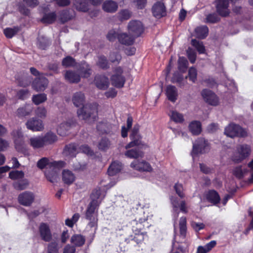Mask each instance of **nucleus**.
Returning a JSON list of instances; mask_svg holds the SVG:
<instances>
[{"label": "nucleus", "instance_id": "338daca9", "mask_svg": "<svg viewBox=\"0 0 253 253\" xmlns=\"http://www.w3.org/2000/svg\"><path fill=\"white\" fill-rule=\"evenodd\" d=\"M49 160L48 158L44 157L41 159L37 163V167L40 169H43L49 164Z\"/></svg>", "mask_w": 253, "mask_h": 253}, {"label": "nucleus", "instance_id": "2f4dec72", "mask_svg": "<svg viewBox=\"0 0 253 253\" xmlns=\"http://www.w3.org/2000/svg\"><path fill=\"white\" fill-rule=\"evenodd\" d=\"M189 128L193 135H198L202 131L201 124L199 121H193L189 124Z\"/></svg>", "mask_w": 253, "mask_h": 253}, {"label": "nucleus", "instance_id": "bb28decb", "mask_svg": "<svg viewBox=\"0 0 253 253\" xmlns=\"http://www.w3.org/2000/svg\"><path fill=\"white\" fill-rule=\"evenodd\" d=\"M209 29L206 26H201L195 29V36L199 39H205L208 34Z\"/></svg>", "mask_w": 253, "mask_h": 253}, {"label": "nucleus", "instance_id": "f8f14e48", "mask_svg": "<svg viewBox=\"0 0 253 253\" xmlns=\"http://www.w3.org/2000/svg\"><path fill=\"white\" fill-rule=\"evenodd\" d=\"M40 236L45 242H49L51 240L52 236L49 225L45 223H41L39 226Z\"/></svg>", "mask_w": 253, "mask_h": 253}, {"label": "nucleus", "instance_id": "e2e57ef3", "mask_svg": "<svg viewBox=\"0 0 253 253\" xmlns=\"http://www.w3.org/2000/svg\"><path fill=\"white\" fill-rule=\"evenodd\" d=\"M110 146V142L107 138H102L99 142L98 144V148L101 150H105Z\"/></svg>", "mask_w": 253, "mask_h": 253}, {"label": "nucleus", "instance_id": "774afa93", "mask_svg": "<svg viewBox=\"0 0 253 253\" xmlns=\"http://www.w3.org/2000/svg\"><path fill=\"white\" fill-rule=\"evenodd\" d=\"M188 57L192 63H194L196 60V55L195 52L191 48H189L187 50Z\"/></svg>", "mask_w": 253, "mask_h": 253}, {"label": "nucleus", "instance_id": "e433bc0d", "mask_svg": "<svg viewBox=\"0 0 253 253\" xmlns=\"http://www.w3.org/2000/svg\"><path fill=\"white\" fill-rule=\"evenodd\" d=\"M20 30L18 27L7 28L3 30V33L6 38H11L16 35Z\"/></svg>", "mask_w": 253, "mask_h": 253}, {"label": "nucleus", "instance_id": "09e8293b", "mask_svg": "<svg viewBox=\"0 0 253 253\" xmlns=\"http://www.w3.org/2000/svg\"><path fill=\"white\" fill-rule=\"evenodd\" d=\"M178 69L179 70L184 71L187 68L188 62L186 58L180 57L178 61Z\"/></svg>", "mask_w": 253, "mask_h": 253}, {"label": "nucleus", "instance_id": "6e6552de", "mask_svg": "<svg viewBox=\"0 0 253 253\" xmlns=\"http://www.w3.org/2000/svg\"><path fill=\"white\" fill-rule=\"evenodd\" d=\"M77 125L75 119H71L61 123L57 128V132L61 136H65L68 134L70 129Z\"/></svg>", "mask_w": 253, "mask_h": 253}, {"label": "nucleus", "instance_id": "ddd939ff", "mask_svg": "<svg viewBox=\"0 0 253 253\" xmlns=\"http://www.w3.org/2000/svg\"><path fill=\"white\" fill-rule=\"evenodd\" d=\"M35 196L33 193L25 191L21 193L18 196L19 203L24 206H30L33 202Z\"/></svg>", "mask_w": 253, "mask_h": 253}, {"label": "nucleus", "instance_id": "603ef678", "mask_svg": "<svg viewBox=\"0 0 253 253\" xmlns=\"http://www.w3.org/2000/svg\"><path fill=\"white\" fill-rule=\"evenodd\" d=\"M32 79L31 77H23L21 79L17 80V82L20 86L25 87L31 84Z\"/></svg>", "mask_w": 253, "mask_h": 253}, {"label": "nucleus", "instance_id": "a19ab883", "mask_svg": "<svg viewBox=\"0 0 253 253\" xmlns=\"http://www.w3.org/2000/svg\"><path fill=\"white\" fill-rule=\"evenodd\" d=\"M179 228L180 235L183 238L185 237L186 232V219L185 217H181L179 220Z\"/></svg>", "mask_w": 253, "mask_h": 253}, {"label": "nucleus", "instance_id": "6ab92c4d", "mask_svg": "<svg viewBox=\"0 0 253 253\" xmlns=\"http://www.w3.org/2000/svg\"><path fill=\"white\" fill-rule=\"evenodd\" d=\"M94 83L96 86L101 89H106L109 86L108 79L104 76H96Z\"/></svg>", "mask_w": 253, "mask_h": 253}, {"label": "nucleus", "instance_id": "72a5a7b5", "mask_svg": "<svg viewBox=\"0 0 253 253\" xmlns=\"http://www.w3.org/2000/svg\"><path fill=\"white\" fill-rule=\"evenodd\" d=\"M125 155L129 158L137 159L139 157H142L143 154L141 151L137 149H132L126 151Z\"/></svg>", "mask_w": 253, "mask_h": 253}, {"label": "nucleus", "instance_id": "473e14b6", "mask_svg": "<svg viewBox=\"0 0 253 253\" xmlns=\"http://www.w3.org/2000/svg\"><path fill=\"white\" fill-rule=\"evenodd\" d=\"M85 238L81 235H75L72 237L71 242L75 246H82L85 242Z\"/></svg>", "mask_w": 253, "mask_h": 253}, {"label": "nucleus", "instance_id": "4468645a", "mask_svg": "<svg viewBox=\"0 0 253 253\" xmlns=\"http://www.w3.org/2000/svg\"><path fill=\"white\" fill-rule=\"evenodd\" d=\"M48 83L47 79L43 77L35 79L32 84L33 88L37 91H43L47 87Z\"/></svg>", "mask_w": 253, "mask_h": 253}, {"label": "nucleus", "instance_id": "412c9836", "mask_svg": "<svg viewBox=\"0 0 253 253\" xmlns=\"http://www.w3.org/2000/svg\"><path fill=\"white\" fill-rule=\"evenodd\" d=\"M166 95L169 101L175 102L178 96L177 88L171 85H168L166 88Z\"/></svg>", "mask_w": 253, "mask_h": 253}, {"label": "nucleus", "instance_id": "a878e982", "mask_svg": "<svg viewBox=\"0 0 253 253\" xmlns=\"http://www.w3.org/2000/svg\"><path fill=\"white\" fill-rule=\"evenodd\" d=\"M122 169V163L115 161L113 162L108 169V174L110 176H113L119 172Z\"/></svg>", "mask_w": 253, "mask_h": 253}, {"label": "nucleus", "instance_id": "0eeeda50", "mask_svg": "<svg viewBox=\"0 0 253 253\" xmlns=\"http://www.w3.org/2000/svg\"><path fill=\"white\" fill-rule=\"evenodd\" d=\"M128 30L133 36L137 37L143 32L144 26L142 23L138 20L130 21L127 26Z\"/></svg>", "mask_w": 253, "mask_h": 253}, {"label": "nucleus", "instance_id": "2eb2a0df", "mask_svg": "<svg viewBox=\"0 0 253 253\" xmlns=\"http://www.w3.org/2000/svg\"><path fill=\"white\" fill-rule=\"evenodd\" d=\"M44 146L50 145L58 140L56 134L51 131H49L43 135H41Z\"/></svg>", "mask_w": 253, "mask_h": 253}, {"label": "nucleus", "instance_id": "37998d69", "mask_svg": "<svg viewBox=\"0 0 253 253\" xmlns=\"http://www.w3.org/2000/svg\"><path fill=\"white\" fill-rule=\"evenodd\" d=\"M56 19V14L54 12H51L45 14L42 19V21L44 23L50 24L53 22Z\"/></svg>", "mask_w": 253, "mask_h": 253}, {"label": "nucleus", "instance_id": "7ed1b4c3", "mask_svg": "<svg viewBox=\"0 0 253 253\" xmlns=\"http://www.w3.org/2000/svg\"><path fill=\"white\" fill-rule=\"evenodd\" d=\"M101 190L100 189L94 190L91 195V201L89 203L86 211V218L96 217L97 214L95 212L96 209L99 206L101 203L102 198L101 197Z\"/></svg>", "mask_w": 253, "mask_h": 253}, {"label": "nucleus", "instance_id": "c9c22d12", "mask_svg": "<svg viewBox=\"0 0 253 253\" xmlns=\"http://www.w3.org/2000/svg\"><path fill=\"white\" fill-rule=\"evenodd\" d=\"M248 170L242 166H238L235 168L233 171V173L238 178H243Z\"/></svg>", "mask_w": 253, "mask_h": 253}, {"label": "nucleus", "instance_id": "423d86ee", "mask_svg": "<svg viewBox=\"0 0 253 253\" xmlns=\"http://www.w3.org/2000/svg\"><path fill=\"white\" fill-rule=\"evenodd\" d=\"M209 149L208 141L203 138H199L193 144V150L191 152L192 156L199 153L207 152Z\"/></svg>", "mask_w": 253, "mask_h": 253}, {"label": "nucleus", "instance_id": "cd10ccee", "mask_svg": "<svg viewBox=\"0 0 253 253\" xmlns=\"http://www.w3.org/2000/svg\"><path fill=\"white\" fill-rule=\"evenodd\" d=\"M64 153L67 156L74 157L79 153V148L75 144H70L65 147Z\"/></svg>", "mask_w": 253, "mask_h": 253}, {"label": "nucleus", "instance_id": "0e129e2a", "mask_svg": "<svg viewBox=\"0 0 253 253\" xmlns=\"http://www.w3.org/2000/svg\"><path fill=\"white\" fill-rule=\"evenodd\" d=\"M139 129V126L138 125H135L133 126V127L131 130V133L129 136L130 138H137L139 139H140L141 137L138 133Z\"/></svg>", "mask_w": 253, "mask_h": 253}, {"label": "nucleus", "instance_id": "ea45409f", "mask_svg": "<svg viewBox=\"0 0 253 253\" xmlns=\"http://www.w3.org/2000/svg\"><path fill=\"white\" fill-rule=\"evenodd\" d=\"M132 122V118L131 116H128L126 121L127 128L125 126H123L122 127L121 134L123 137H126L127 136L128 129L131 127Z\"/></svg>", "mask_w": 253, "mask_h": 253}, {"label": "nucleus", "instance_id": "f257e3e1", "mask_svg": "<svg viewBox=\"0 0 253 253\" xmlns=\"http://www.w3.org/2000/svg\"><path fill=\"white\" fill-rule=\"evenodd\" d=\"M72 102L77 107L83 106L78 110V117L82 120H86L89 118L95 119L97 113V106L95 104H86L84 105L85 96L84 93L81 91L75 92L72 97Z\"/></svg>", "mask_w": 253, "mask_h": 253}, {"label": "nucleus", "instance_id": "5fc2aeb1", "mask_svg": "<svg viewBox=\"0 0 253 253\" xmlns=\"http://www.w3.org/2000/svg\"><path fill=\"white\" fill-rule=\"evenodd\" d=\"M120 33L114 29L111 30L107 35V38L109 41L114 42L117 38L118 39V37Z\"/></svg>", "mask_w": 253, "mask_h": 253}, {"label": "nucleus", "instance_id": "864d4df0", "mask_svg": "<svg viewBox=\"0 0 253 253\" xmlns=\"http://www.w3.org/2000/svg\"><path fill=\"white\" fill-rule=\"evenodd\" d=\"M47 179L50 182L53 183L56 181L57 179V174L53 170L46 171L45 173Z\"/></svg>", "mask_w": 253, "mask_h": 253}, {"label": "nucleus", "instance_id": "c03bdc74", "mask_svg": "<svg viewBox=\"0 0 253 253\" xmlns=\"http://www.w3.org/2000/svg\"><path fill=\"white\" fill-rule=\"evenodd\" d=\"M47 253H59L58 244L57 242H51L48 244L47 247Z\"/></svg>", "mask_w": 253, "mask_h": 253}, {"label": "nucleus", "instance_id": "a18cd8bd", "mask_svg": "<svg viewBox=\"0 0 253 253\" xmlns=\"http://www.w3.org/2000/svg\"><path fill=\"white\" fill-rule=\"evenodd\" d=\"M29 184L27 180L24 179L20 181L15 182L13 183L14 188L18 190H22L26 189Z\"/></svg>", "mask_w": 253, "mask_h": 253}, {"label": "nucleus", "instance_id": "393cba45", "mask_svg": "<svg viewBox=\"0 0 253 253\" xmlns=\"http://www.w3.org/2000/svg\"><path fill=\"white\" fill-rule=\"evenodd\" d=\"M118 8L117 3L111 0L105 1L102 6V8L105 11L110 13L116 12Z\"/></svg>", "mask_w": 253, "mask_h": 253}, {"label": "nucleus", "instance_id": "680f3d73", "mask_svg": "<svg viewBox=\"0 0 253 253\" xmlns=\"http://www.w3.org/2000/svg\"><path fill=\"white\" fill-rule=\"evenodd\" d=\"M118 17L121 21L127 20L130 17V14L129 11L124 10L118 13Z\"/></svg>", "mask_w": 253, "mask_h": 253}, {"label": "nucleus", "instance_id": "8fccbe9b", "mask_svg": "<svg viewBox=\"0 0 253 253\" xmlns=\"http://www.w3.org/2000/svg\"><path fill=\"white\" fill-rule=\"evenodd\" d=\"M35 114L38 118L44 119L46 117L47 110L44 107H38L35 110Z\"/></svg>", "mask_w": 253, "mask_h": 253}, {"label": "nucleus", "instance_id": "de8ad7c7", "mask_svg": "<svg viewBox=\"0 0 253 253\" xmlns=\"http://www.w3.org/2000/svg\"><path fill=\"white\" fill-rule=\"evenodd\" d=\"M24 173L20 170H14L10 171L9 173V177L12 179H19L23 178Z\"/></svg>", "mask_w": 253, "mask_h": 253}, {"label": "nucleus", "instance_id": "69168bd1", "mask_svg": "<svg viewBox=\"0 0 253 253\" xmlns=\"http://www.w3.org/2000/svg\"><path fill=\"white\" fill-rule=\"evenodd\" d=\"M131 140V141L129 142L128 144H127L125 148L126 149L130 148L131 147H134L135 146H138L140 144L141 141L140 139H139L138 138H130Z\"/></svg>", "mask_w": 253, "mask_h": 253}, {"label": "nucleus", "instance_id": "4c0bfd02", "mask_svg": "<svg viewBox=\"0 0 253 253\" xmlns=\"http://www.w3.org/2000/svg\"><path fill=\"white\" fill-rule=\"evenodd\" d=\"M47 99L46 95L45 93H41L34 95L32 97V101L36 105L41 104Z\"/></svg>", "mask_w": 253, "mask_h": 253}, {"label": "nucleus", "instance_id": "1a4fd4ad", "mask_svg": "<svg viewBox=\"0 0 253 253\" xmlns=\"http://www.w3.org/2000/svg\"><path fill=\"white\" fill-rule=\"evenodd\" d=\"M26 126L28 129L33 131H41L44 129L42 121L35 117L29 119L26 123Z\"/></svg>", "mask_w": 253, "mask_h": 253}, {"label": "nucleus", "instance_id": "dca6fc26", "mask_svg": "<svg viewBox=\"0 0 253 253\" xmlns=\"http://www.w3.org/2000/svg\"><path fill=\"white\" fill-rule=\"evenodd\" d=\"M33 107L31 104H26L18 108L16 111V115L19 118H24L31 114Z\"/></svg>", "mask_w": 253, "mask_h": 253}, {"label": "nucleus", "instance_id": "3c124183", "mask_svg": "<svg viewBox=\"0 0 253 253\" xmlns=\"http://www.w3.org/2000/svg\"><path fill=\"white\" fill-rule=\"evenodd\" d=\"M75 64V59L70 56L65 57L62 62V65L65 67L73 66Z\"/></svg>", "mask_w": 253, "mask_h": 253}, {"label": "nucleus", "instance_id": "4d7b16f0", "mask_svg": "<svg viewBox=\"0 0 253 253\" xmlns=\"http://www.w3.org/2000/svg\"><path fill=\"white\" fill-rule=\"evenodd\" d=\"M97 65L102 69H107L109 67L108 61L104 56L98 57Z\"/></svg>", "mask_w": 253, "mask_h": 253}, {"label": "nucleus", "instance_id": "49530a36", "mask_svg": "<svg viewBox=\"0 0 253 253\" xmlns=\"http://www.w3.org/2000/svg\"><path fill=\"white\" fill-rule=\"evenodd\" d=\"M191 44L197 49L199 53L201 54L205 52V49L202 42L193 39L191 41Z\"/></svg>", "mask_w": 253, "mask_h": 253}, {"label": "nucleus", "instance_id": "5701e85b", "mask_svg": "<svg viewBox=\"0 0 253 253\" xmlns=\"http://www.w3.org/2000/svg\"><path fill=\"white\" fill-rule=\"evenodd\" d=\"M65 79L70 83H78L80 81V76L75 71H67L64 75Z\"/></svg>", "mask_w": 253, "mask_h": 253}, {"label": "nucleus", "instance_id": "c756f323", "mask_svg": "<svg viewBox=\"0 0 253 253\" xmlns=\"http://www.w3.org/2000/svg\"><path fill=\"white\" fill-rule=\"evenodd\" d=\"M75 179V177L73 172L69 170H64L62 172V180L63 182L67 184H71Z\"/></svg>", "mask_w": 253, "mask_h": 253}, {"label": "nucleus", "instance_id": "13d9d810", "mask_svg": "<svg viewBox=\"0 0 253 253\" xmlns=\"http://www.w3.org/2000/svg\"><path fill=\"white\" fill-rule=\"evenodd\" d=\"M109 59L112 63H119L122 59L121 54L118 52H112L109 56Z\"/></svg>", "mask_w": 253, "mask_h": 253}, {"label": "nucleus", "instance_id": "20e7f679", "mask_svg": "<svg viewBox=\"0 0 253 253\" xmlns=\"http://www.w3.org/2000/svg\"><path fill=\"white\" fill-rule=\"evenodd\" d=\"M224 134L230 137H245L247 135L246 130L234 123L229 124L224 129Z\"/></svg>", "mask_w": 253, "mask_h": 253}, {"label": "nucleus", "instance_id": "f704fd0d", "mask_svg": "<svg viewBox=\"0 0 253 253\" xmlns=\"http://www.w3.org/2000/svg\"><path fill=\"white\" fill-rule=\"evenodd\" d=\"M74 5L76 9L79 11L86 12L88 9L85 0H75Z\"/></svg>", "mask_w": 253, "mask_h": 253}, {"label": "nucleus", "instance_id": "7c9ffc66", "mask_svg": "<svg viewBox=\"0 0 253 253\" xmlns=\"http://www.w3.org/2000/svg\"><path fill=\"white\" fill-rule=\"evenodd\" d=\"M79 72L83 78H88L91 74L90 68L85 62L82 63L79 69Z\"/></svg>", "mask_w": 253, "mask_h": 253}, {"label": "nucleus", "instance_id": "aec40b11", "mask_svg": "<svg viewBox=\"0 0 253 253\" xmlns=\"http://www.w3.org/2000/svg\"><path fill=\"white\" fill-rule=\"evenodd\" d=\"M28 144L34 149H40L44 147L42 136H33L28 140Z\"/></svg>", "mask_w": 253, "mask_h": 253}, {"label": "nucleus", "instance_id": "052dcab7", "mask_svg": "<svg viewBox=\"0 0 253 253\" xmlns=\"http://www.w3.org/2000/svg\"><path fill=\"white\" fill-rule=\"evenodd\" d=\"M135 236L133 240L137 243L139 244L143 241L145 237H147V235L143 233L135 232Z\"/></svg>", "mask_w": 253, "mask_h": 253}, {"label": "nucleus", "instance_id": "c85d7f7f", "mask_svg": "<svg viewBox=\"0 0 253 253\" xmlns=\"http://www.w3.org/2000/svg\"><path fill=\"white\" fill-rule=\"evenodd\" d=\"M207 199L213 204H217L220 201V198L218 193L215 190H210L206 195Z\"/></svg>", "mask_w": 253, "mask_h": 253}, {"label": "nucleus", "instance_id": "a211bd4d", "mask_svg": "<svg viewBox=\"0 0 253 253\" xmlns=\"http://www.w3.org/2000/svg\"><path fill=\"white\" fill-rule=\"evenodd\" d=\"M154 16L158 18L164 16L166 15L165 7L163 3L157 2L152 8Z\"/></svg>", "mask_w": 253, "mask_h": 253}, {"label": "nucleus", "instance_id": "9d476101", "mask_svg": "<svg viewBox=\"0 0 253 253\" xmlns=\"http://www.w3.org/2000/svg\"><path fill=\"white\" fill-rule=\"evenodd\" d=\"M201 94L204 100L209 104L212 106H216L218 104V97L211 90L205 89L202 90Z\"/></svg>", "mask_w": 253, "mask_h": 253}, {"label": "nucleus", "instance_id": "f03ea898", "mask_svg": "<svg viewBox=\"0 0 253 253\" xmlns=\"http://www.w3.org/2000/svg\"><path fill=\"white\" fill-rule=\"evenodd\" d=\"M251 152L250 145L246 144L239 145L231 156V160L236 164L240 163L249 158Z\"/></svg>", "mask_w": 253, "mask_h": 253}, {"label": "nucleus", "instance_id": "f3484780", "mask_svg": "<svg viewBox=\"0 0 253 253\" xmlns=\"http://www.w3.org/2000/svg\"><path fill=\"white\" fill-rule=\"evenodd\" d=\"M131 167L139 171H150L152 170V168L150 164L145 161L139 162L134 161L130 164Z\"/></svg>", "mask_w": 253, "mask_h": 253}, {"label": "nucleus", "instance_id": "4be33fe9", "mask_svg": "<svg viewBox=\"0 0 253 253\" xmlns=\"http://www.w3.org/2000/svg\"><path fill=\"white\" fill-rule=\"evenodd\" d=\"M135 37L126 33H121L118 37L119 42L125 45H130L133 43Z\"/></svg>", "mask_w": 253, "mask_h": 253}, {"label": "nucleus", "instance_id": "bf43d9fd", "mask_svg": "<svg viewBox=\"0 0 253 253\" xmlns=\"http://www.w3.org/2000/svg\"><path fill=\"white\" fill-rule=\"evenodd\" d=\"M197 72L194 67H191L188 71V78L190 81L195 82L197 79Z\"/></svg>", "mask_w": 253, "mask_h": 253}, {"label": "nucleus", "instance_id": "39448f33", "mask_svg": "<svg viewBox=\"0 0 253 253\" xmlns=\"http://www.w3.org/2000/svg\"><path fill=\"white\" fill-rule=\"evenodd\" d=\"M123 69L117 67L114 70V74L111 78L112 85L118 88L122 87L126 82L125 78L122 75Z\"/></svg>", "mask_w": 253, "mask_h": 253}, {"label": "nucleus", "instance_id": "79ce46f5", "mask_svg": "<svg viewBox=\"0 0 253 253\" xmlns=\"http://www.w3.org/2000/svg\"><path fill=\"white\" fill-rule=\"evenodd\" d=\"M49 44L48 40L43 36H39L38 38V46L42 49H44Z\"/></svg>", "mask_w": 253, "mask_h": 253}, {"label": "nucleus", "instance_id": "6e6d98bb", "mask_svg": "<svg viewBox=\"0 0 253 253\" xmlns=\"http://www.w3.org/2000/svg\"><path fill=\"white\" fill-rule=\"evenodd\" d=\"M30 96L29 91L27 89H22L19 90L17 93V97L22 100L27 99Z\"/></svg>", "mask_w": 253, "mask_h": 253}, {"label": "nucleus", "instance_id": "b1692460", "mask_svg": "<svg viewBox=\"0 0 253 253\" xmlns=\"http://www.w3.org/2000/svg\"><path fill=\"white\" fill-rule=\"evenodd\" d=\"M145 220L146 219L145 218L138 217L131 221L130 223L133 232H140L144 228L143 223L145 222Z\"/></svg>", "mask_w": 253, "mask_h": 253}, {"label": "nucleus", "instance_id": "9b49d317", "mask_svg": "<svg viewBox=\"0 0 253 253\" xmlns=\"http://www.w3.org/2000/svg\"><path fill=\"white\" fill-rule=\"evenodd\" d=\"M229 4L228 0H217L216 5L217 12L223 17L228 16L230 13Z\"/></svg>", "mask_w": 253, "mask_h": 253}, {"label": "nucleus", "instance_id": "58836bf2", "mask_svg": "<svg viewBox=\"0 0 253 253\" xmlns=\"http://www.w3.org/2000/svg\"><path fill=\"white\" fill-rule=\"evenodd\" d=\"M170 117L172 120L178 123H181L184 120L183 115L176 111H172L171 112Z\"/></svg>", "mask_w": 253, "mask_h": 253}]
</instances>
